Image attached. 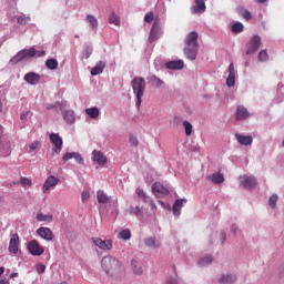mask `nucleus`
<instances>
[{"label":"nucleus","instance_id":"obj_1","mask_svg":"<svg viewBox=\"0 0 284 284\" xmlns=\"http://www.w3.org/2000/svg\"><path fill=\"white\" fill-rule=\"evenodd\" d=\"M184 54L190 61H196L199 55V33L196 31L190 32L185 40Z\"/></svg>","mask_w":284,"mask_h":284},{"label":"nucleus","instance_id":"obj_2","mask_svg":"<svg viewBox=\"0 0 284 284\" xmlns=\"http://www.w3.org/2000/svg\"><path fill=\"white\" fill-rule=\"evenodd\" d=\"M101 268L108 276H112L115 272L121 270V262L113 256H104L101 261Z\"/></svg>","mask_w":284,"mask_h":284},{"label":"nucleus","instance_id":"obj_3","mask_svg":"<svg viewBox=\"0 0 284 284\" xmlns=\"http://www.w3.org/2000/svg\"><path fill=\"white\" fill-rule=\"evenodd\" d=\"M131 85L133 89V92L136 97V105L138 108H141V101L143 99V94L145 93V80L143 78H134L131 81Z\"/></svg>","mask_w":284,"mask_h":284},{"label":"nucleus","instance_id":"obj_4","mask_svg":"<svg viewBox=\"0 0 284 284\" xmlns=\"http://www.w3.org/2000/svg\"><path fill=\"white\" fill-rule=\"evenodd\" d=\"M32 57H37V49H34V47L19 51L10 60V63H13V65H17V63H20V61H26L28 59H32Z\"/></svg>","mask_w":284,"mask_h":284},{"label":"nucleus","instance_id":"obj_5","mask_svg":"<svg viewBox=\"0 0 284 284\" xmlns=\"http://www.w3.org/2000/svg\"><path fill=\"white\" fill-rule=\"evenodd\" d=\"M27 250L32 256H41L45 252V248L37 240H31L27 245Z\"/></svg>","mask_w":284,"mask_h":284},{"label":"nucleus","instance_id":"obj_6","mask_svg":"<svg viewBox=\"0 0 284 284\" xmlns=\"http://www.w3.org/2000/svg\"><path fill=\"white\" fill-rule=\"evenodd\" d=\"M258 48H261V38L258 36H254L248 43L246 54H256V52H258Z\"/></svg>","mask_w":284,"mask_h":284},{"label":"nucleus","instance_id":"obj_7","mask_svg":"<svg viewBox=\"0 0 284 284\" xmlns=\"http://www.w3.org/2000/svg\"><path fill=\"white\" fill-rule=\"evenodd\" d=\"M91 241L100 250H112V240H101V237H92Z\"/></svg>","mask_w":284,"mask_h":284},{"label":"nucleus","instance_id":"obj_8","mask_svg":"<svg viewBox=\"0 0 284 284\" xmlns=\"http://www.w3.org/2000/svg\"><path fill=\"white\" fill-rule=\"evenodd\" d=\"M152 192L155 196H168L170 194V190L163 186L160 182H154L152 185Z\"/></svg>","mask_w":284,"mask_h":284},{"label":"nucleus","instance_id":"obj_9","mask_svg":"<svg viewBox=\"0 0 284 284\" xmlns=\"http://www.w3.org/2000/svg\"><path fill=\"white\" fill-rule=\"evenodd\" d=\"M19 234L11 235L10 242H9V252L10 254H19Z\"/></svg>","mask_w":284,"mask_h":284},{"label":"nucleus","instance_id":"obj_10","mask_svg":"<svg viewBox=\"0 0 284 284\" xmlns=\"http://www.w3.org/2000/svg\"><path fill=\"white\" fill-rule=\"evenodd\" d=\"M37 234L44 239V241H54V233H52V230L48 227H40L37 230Z\"/></svg>","mask_w":284,"mask_h":284},{"label":"nucleus","instance_id":"obj_11","mask_svg":"<svg viewBox=\"0 0 284 284\" xmlns=\"http://www.w3.org/2000/svg\"><path fill=\"white\" fill-rule=\"evenodd\" d=\"M159 37H161V27L159 26V21L155 20L151 28L149 41L153 43V41H156Z\"/></svg>","mask_w":284,"mask_h":284},{"label":"nucleus","instance_id":"obj_12","mask_svg":"<svg viewBox=\"0 0 284 284\" xmlns=\"http://www.w3.org/2000/svg\"><path fill=\"white\" fill-rule=\"evenodd\" d=\"M236 83V71L234 70V63L229 65V77L226 79V85L229 88H234Z\"/></svg>","mask_w":284,"mask_h":284},{"label":"nucleus","instance_id":"obj_13","mask_svg":"<svg viewBox=\"0 0 284 284\" xmlns=\"http://www.w3.org/2000/svg\"><path fill=\"white\" fill-rule=\"evenodd\" d=\"M57 185H59V179L54 175H50L45 180L42 190L45 193V192H48V190H50V187H57Z\"/></svg>","mask_w":284,"mask_h":284},{"label":"nucleus","instance_id":"obj_14","mask_svg":"<svg viewBox=\"0 0 284 284\" xmlns=\"http://www.w3.org/2000/svg\"><path fill=\"white\" fill-rule=\"evenodd\" d=\"M24 81L29 83V85H37L41 81V75L34 72H29L24 75Z\"/></svg>","mask_w":284,"mask_h":284},{"label":"nucleus","instance_id":"obj_15","mask_svg":"<svg viewBox=\"0 0 284 284\" xmlns=\"http://www.w3.org/2000/svg\"><path fill=\"white\" fill-rule=\"evenodd\" d=\"M92 154H93V161L99 165H101L102 168L103 165H105V163H108V158L103 153H101V151L94 150Z\"/></svg>","mask_w":284,"mask_h":284},{"label":"nucleus","instance_id":"obj_16","mask_svg":"<svg viewBox=\"0 0 284 284\" xmlns=\"http://www.w3.org/2000/svg\"><path fill=\"white\" fill-rule=\"evenodd\" d=\"M236 141L240 143V145H252L254 138L251 135H243L241 133L235 134Z\"/></svg>","mask_w":284,"mask_h":284},{"label":"nucleus","instance_id":"obj_17","mask_svg":"<svg viewBox=\"0 0 284 284\" xmlns=\"http://www.w3.org/2000/svg\"><path fill=\"white\" fill-rule=\"evenodd\" d=\"M195 6L192 7V14H201V12H205V0H194Z\"/></svg>","mask_w":284,"mask_h":284},{"label":"nucleus","instance_id":"obj_18","mask_svg":"<svg viewBox=\"0 0 284 284\" xmlns=\"http://www.w3.org/2000/svg\"><path fill=\"white\" fill-rule=\"evenodd\" d=\"M49 139L51 143H53L54 148H58V150L63 149V139L59 135V133H51L49 135Z\"/></svg>","mask_w":284,"mask_h":284},{"label":"nucleus","instance_id":"obj_19","mask_svg":"<svg viewBox=\"0 0 284 284\" xmlns=\"http://www.w3.org/2000/svg\"><path fill=\"white\" fill-rule=\"evenodd\" d=\"M62 159L63 161H70V159H74L80 165H83L84 163L83 156L77 152L65 153Z\"/></svg>","mask_w":284,"mask_h":284},{"label":"nucleus","instance_id":"obj_20","mask_svg":"<svg viewBox=\"0 0 284 284\" xmlns=\"http://www.w3.org/2000/svg\"><path fill=\"white\" fill-rule=\"evenodd\" d=\"M250 118V112L245 109V106L240 105L236 110V121H245V119Z\"/></svg>","mask_w":284,"mask_h":284},{"label":"nucleus","instance_id":"obj_21","mask_svg":"<svg viewBox=\"0 0 284 284\" xmlns=\"http://www.w3.org/2000/svg\"><path fill=\"white\" fill-rule=\"evenodd\" d=\"M207 179L215 185H221V183H224L225 181V176L223 175V173L219 172L211 174Z\"/></svg>","mask_w":284,"mask_h":284},{"label":"nucleus","instance_id":"obj_22","mask_svg":"<svg viewBox=\"0 0 284 284\" xmlns=\"http://www.w3.org/2000/svg\"><path fill=\"white\" fill-rule=\"evenodd\" d=\"M183 203H187V200L181 199L176 200L173 204V214L174 216H181V210L183 209Z\"/></svg>","mask_w":284,"mask_h":284},{"label":"nucleus","instance_id":"obj_23","mask_svg":"<svg viewBox=\"0 0 284 284\" xmlns=\"http://www.w3.org/2000/svg\"><path fill=\"white\" fill-rule=\"evenodd\" d=\"M184 65L185 64L183 63V60H178V61L166 62L165 68L168 70H183Z\"/></svg>","mask_w":284,"mask_h":284},{"label":"nucleus","instance_id":"obj_24","mask_svg":"<svg viewBox=\"0 0 284 284\" xmlns=\"http://www.w3.org/2000/svg\"><path fill=\"white\" fill-rule=\"evenodd\" d=\"M243 185L245 190H253V187H256V178L244 176Z\"/></svg>","mask_w":284,"mask_h":284},{"label":"nucleus","instance_id":"obj_25","mask_svg":"<svg viewBox=\"0 0 284 284\" xmlns=\"http://www.w3.org/2000/svg\"><path fill=\"white\" fill-rule=\"evenodd\" d=\"M97 200L98 203L102 205H105V203H110V196L103 190H99L97 192Z\"/></svg>","mask_w":284,"mask_h":284},{"label":"nucleus","instance_id":"obj_26","mask_svg":"<svg viewBox=\"0 0 284 284\" xmlns=\"http://www.w3.org/2000/svg\"><path fill=\"white\" fill-rule=\"evenodd\" d=\"M105 70V62L99 61L95 67L91 70V75L97 77L98 74H101Z\"/></svg>","mask_w":284,"mask_h":284},{"label":"nucleus","instance_id":"obj_27","mask_svg":"<svg viewBox=\"0 0 284 284\" xmlns=\"http://www.w3.org/2000/svg\"><path fill=\"white\" fill-rule=\"evenodd\" d=\"M236 13L240 17H243L245 19V21H250V19H252V12H250L247 9H245L243 7H237Z\"/></svg>","mask_w":284,"mask_h":284},{"label":"nucleus","instance_id":"obj_28","mask_svg":"<svg viewBox=\"0 0 284 284\" xmlns=\"http://www.w3.org/2000/svg\"><path fill=\"white\" fill-rule=\"evenodd\" d=\"M131 266L133 270V274H135L136 276H141V274H143V267L135 260L131 261Z\"/></svg>","mask_w":284,"mask_h":284},{"label":"nucleus","instance_id":"obj_29","mask_svg":"<svg viewBox=\"0 0 284 284\" xmlns=\"http://www.w3.org/2000/svg\"><path fill=\"white\" fill-rule=\"evenodd\" d=\"M63 119L67 123H69V125H72V123H74L75 118H74V111L72 110H68L63 113Z\"/></svg>","mask_w":284,"mask_h":284},{"label":"nucleus","instance_id":"obj_30","mask_svg":"<svg viewBox=\"0 0 284 284\" xmlns=\"http://www.w3.org/2000/svg\"><path fill=\"white\" fill-rule=\"evenodd\" d=\"M144 244L146 245V247H161V243L156 242V240L154 237H148L144 240Z\"/></svg>","mask_w":284,"mask_h":284},{"label":"nucleus","instance_id":"obj_31","mask_svg":"<svg viewBox=\"0 0 284 284\" xmlns=\"http://www.w3.org/2000/svg\"><path fill=\"white\" fill-rule=\"evenodd\" d=\"M236 281V275L234 274H226V275H223L220 280V283H229V284H232V283H235Z\"/></svg>","mask_w":284,"mask_h":284},{"label":"nucleus","instance_id":"obj_32","mask_svg":"<svg viewBox=\"0 0 284 284\" xmlns=\"http://www.w3.org/2000/svg\"><path fill=\"white\" fill-rule=\"evenodd\" d=\"M87 20L90 23L92 30H97V28H99V20H97L94 16L88 14Z\"/></svg>","mask_w":284,"mask_h":284},{"label":"nucleus","instance_id":"obj_33","mask_svg":"<svg viewBox=\"0 0 284 284\" xmlns=\"http://www.w3.org/2000/svg\"><path fill=\"white\" fill-rule=\"evenodd\" d=\"M129 214H133L134 216H141L143 214V207L140 206H131L128 210Z\"/></svg>","mask_w":284,"mask_h":284},{"label":"nucleus","instance_id":"obj_34","mask_svg":"<svg viewBox=\"0 0 284 284\" xmlns=\"http://www.w3.org/2000/svg\"><path fill=\"white\" fill-rule=\"evenodd\" d=\"M85 114L91 119H97L99 116V109L98 108H89L85 109Z\"/></svg>","mask_w":284,"mask_h":284},{"label":"nucleus","instance_id":"obj_35","mask_svg":"<svg viewBox=\"0 0 284 284\" xmlns=\"http://www.w3.org/2000/svg\"><path fill=\"white\" fill-rule=\"evenodd\" d=\"M45 65L49 70H57V68H59V61H57V59H49Z\"/></svg>","mask_w":284,"mask_h":284},{"label":"nucleus","instance_id":"obj_36","mask_svg":"<svg viewBox=\"0 0 284 284\" xmlns=\"http://www.w3.org/2000/svg\"><path fill=\"white\" fill-rule=\"evenodd\" d=\"M150 83L153 88H161L163 85V80L159 79L156 75L150 78Z\"/></svg>","mask_w":284,"mask_h":284},{"label":"nucleus","instance_id":"obj_37","mask_svg":"<svg viewBox=\"0 0 284 284\" xmlns=\"http://www.w3.org/2000/svg\"><path fill=\"white\" fill-rule=\"evenodd\" d=\"M120 239H123V241H130L132 239V232L130 230H122L119 233Z\"/></svg>","mask_w":284,"mask_h":284},{"label":"nucleus","instance_id":"obj_38","mask_svg":"<svg viewBox=\"0 0 284 284\" xmlns=\"http://www.w3.org/2000/svg\"><path fill=\"white\" fill-rule=\"evenodd\" d=\"M243 30H244V27H243V23H241V22H235L232 26V32H234L235 34L243 32Z\"/></svg>","mask_w":284,"mask_h":284},{"label":"nucleus","instance_id":"obj_39","mask_svg":"<svg viewBox=\"0 0 284 284\" xmlns=\"http://www.w3.org/2000/svg\"><path fill=\"white\" fill-rule=\"evenodd\" d=\"M68 102H57L54 105L48 104L47 110H54V108H60V110H63L67 108Z\"/></svg>","mask_w":284,"mask_h":284},{"label":"nucleus","instance_id":"obj_40","mask_svg":"<svg viewBox=\"0 0 284 284\" xmlns=\"http://www.w3.org/2000/svg\"><path fill=\"white\" fill-rule=\"evenodd\" d=\"M109 23H112L113 26H119V23H121V20L119 19V16H116V13L112 12L109 17Z\"/></svg>","mask_w":284,"mask_h":284},{"label":"nucleus","instance_id":"obj_41","mask_svg":"<svg viewBox=\"0 0 284 284\" xmlns=\"http://www.w3.org/2000/svg\"><path fill=\"white\" fill-rule=\"evenodd\" d=\"M17 22H18L20 26H28V23H30V17L20 16V17H18V19H17Z\"/></svg>","mask_w":284,"mask_h":284},{"label":"nucleus","instance_id":"obj_42","mask_svg":"<svg viewBox=\"0 0 284 284\" xmlns=\"http://www.w3.org/2000/svg\"><path fill=\"white\" fill-rule=\"evenodd\" d=\"M278 202V195L273 194L268 200V205L274 210L276 207V203Z\"/></svg>","mask_w":284,"mask_h":284},{"label":"nucleus","instance_id":"obj_43","mask_svg":"<svg viewBox=\"0 0 284 284\" xmlns=\"http://www.w3.org/2000/svg\"><path fill=\"white\" fill-rule=\"evenodd\" d=\"M270 59V54H267V50H262L258 53V61L265 62Z\"/></svg>","mask_w":284,"mask_h":284},{"label":"nucleus","instance_id":"obj_44","mask_svg":"<svg viewBox=\"0 0 284 284\" xmlns=\"http://www.w3.org/2000/svg\"><path fill=\"white\" fill-rule=\"evenodd\" d=\"M183 128L185 129L186 136H190V134H192V123H190L189 121H184Z\"/></svg>","mask_w":284,"mask_h":284},{"label":"nucleus","instance_id":"obj_45","mask_svg":"<svg viewBox=\"0 0 284 284\" xmlns=\"http://www.w3.org/2000/svg\"><path fill=\"white\" fill-rule=\"evenodd\" d=\"M213 258L212 256H204L199 261V265H210L212 263Z\"/></svg>","mask_w":284,"mask_h":284},{"label":"nucleus","instance_id":"obj_46","mask_svg":"<svg viewBox=\"0 0 284 284\" xmlns=\"http://www.w3.org/2000/svg\"><path fill=\"white\" fill-rule=\"evenodd\" d=\"M38 221H48L49 223L52 222V215H45L40 213L37 215Z\"/></svg>","mask_w":284,"mask_h":284},{"label":"nucleus","instance_id":"obj_47","mask_svg":"<svg viewBox=\"0 0 284 284\" xmlns=\"http://www.w3.org/2000/svg\"><path fill=\"white\" fill-rule=\"evenodd\" d=\"M20 183L23 187H30L32 185V181L28 178H21Z\"/></svg>","mask_w":284,"mask_h":284},{"label":"nucleus","instance_id":"obj_48","mask_svg":"<svg viewBox=\"0 0 284 284\" xmlns=\"http://www.w3.org/2000/svg\"><path fill=\"white\" fill-rule=\"evenodd\" d=\"M129 141L130 144L133 145L134 148L139 146V139H136L134 134H130Z\"/></svg>","mask_w":284,"mask_h":284},{"label":"nucleus","instance_id":"obj_49","mask_svg":"<svg viewBox=\"0 0 284 284\" xmlns=\"http://www.w3.org/2000/svg\"><path fill=\"white\" fill-rule=\"evenodd\" d=\"M136 194L138 196H141L144 202H148V195L145 194V191H143V189H136Z\"/></svg>","mask_w":284,"mask_h":284},{"label":"nucleus","instance_id":"obj_50","mask_svg":"<svg viewBox=\"0 0 284 284\" xmlns=\"http://www.w3.org/2000/svg\"><path fill=\"white\" fill-rule=\"evenodd\" d=\"M144 21L146 23H152V21H154V12H149L144 18Z\"/></svg>","mask_w":284,"mask_h":284},{"label":"nucleus","instance_id":"obj_51","mask_svg":"<svg viewBox=\"0 0 284 284\" xmlns=\"http://www.w3.org/2000/svg\"><path fill=\"white\" fill-rule=\"evenodd\" d=\"M37 272H38L39 274H43V272H45V265H43V264H38V265H37Z\"/></svg>","mask_w":284,"mask_h":284},{"label":"nucleus","instance_id":"obj_52","mask_svg":"<svg viewBox=\"0 0 284 284\" xmlns=\"http://www.w3.org/2000/svg\"><path fill=\"white\" fill-rule=\"evenodd\" d=\"M39 145H41V143L39 141H36L30 144L29 149L31 150V152H33V150H37V148H39Z\"/></svg>","mask_w":284,"mask_h":284},{"label":"nucleus","instance_id":"obj_53","mask_svg":"<svg viewBox=\"0 0 284 284\" xmlns=\"http://www.w3.org/2000/svg\"><path fill=\"white\" fill-rule=\"evenodd\" d=\"M81 199L82 201H88V199H90V192L83 191L81 194Z\"/></svg>","mask_w":284,"mask_h":284},{"label":"nucleus","instance_id":"obj_54","mask_svg":"<svg viewBox=\"0 0 284 284\" xmlns=\"http://www.w3.org/2000/svg\"><path fill=\"white\" fill-rule=\"evenodd\" d=\"M61 152V149L54 146L51 151V156L54 158L57 156V154H59Z\"/></svg>","mask_w":284,"mask_h":284},{"label":"nucleus","instance_id":"obj_55","mask_svg":"<svg viewBox=\"0 0 284 284\" xmlns=\"http://www.w3.org/2000/svg\"><path fill=\"white\" fill-rule=\"evenodd\" d=\"M29 114H30V111L22 112L20 115L21 121H24V119H28Z\"/></svg>","mask_w":284,"mask_h":284},{"label":"nucleus","instance_id":"obj_56","mask_svg":"<svg viewBox=\"0 0 284 284\" xmlns=\"http://www.w3.org/2000/svg\"><path fill=\"white\" fill-rule=\"evenodd\" d=\"M166 284H179V281L174 280V278H169L166 281Z\"/></svg>","mask_w":284,"mask_h":284},{"label":"nucleus","instance_id":"obj_57","mask_svg":"<svg viewBox=\"0 0 284 284\" xmlns=\"http://www.w3.org/2000/svg\"><path fill=\"white\" fill-rule=\"evenodd\" d=\"M255 3H267V0H254Z\"/></svg>","mask_w":284,"mask_h":284},{"label":"nucleus","instance_id":"obj_58","mask_svg":"<svg viewBox=\"0 0 284 284\" xmlns=\"http://www.w3.org/2000/svg\"><path fill=\"white\" fill-rule=\"evenodd\" d=\"M0 284H10V282L8 280H0Z\"/></svg>","mask_w":284,"mask_h":284},{"label":"nucleus","instance_id":"obj_59","mask_svg":"<svg viewBox=\"0 0 284 284\" xmlns=\"http://www.w3.org/2000/svg\"><path fill=\"white\" fill-rule=\"evenodd\" d=\"M231 231L233 232V234H236V226L233 225V226L231 227Z\"/></svg>","mask_w":284,"mask_h":284},{"label":"nucleus","instance_id":"obj_60","mask_svg":"<svg viewBox=\"0 0 284 284\" xmlns=\"http://www.w3.org/2000/svg\"><path fill=\"white\" fill-rule=\"evenodd\" d=\"M3 272H6V268L0 267V276H3Z\"/></svg>","mask_w":284,"mask_h":284},{"label":"nucleus","instance_id":"obj_61","mask_svg":"<svg viewBox=\"0 0 284 284\" xmlns=\"http://www.w3.org/2000/svg\"><path fill=\"white\" fill-rule=\"evenodd\" d=\"M11 278H16V276H19V274L18 273H11Z\"/></svg>","mask_w":284,"mask_h":284},{"label":"nucleus","instance_id":"obj_62","mask_svg":"<svg viewBox=\"0 0 284 284\" xmlns=\"http://www.w3.org/2000/svg\"><path fill=\"white\" fill-rule=\"evenodd\" d=\"M158 203H159V205L165 207V203L163 201H159Z\"/></svg>","mask_w":284,"mask_h":284},{"label":"nucleus","instance_id":"obj_63","mask_svg":"<svg viewBox=\"0 0 284 284\" xmlns=\"http://www.w3.org/2000/svg\"><path fill=\"white\" fill-rule=\"evenodd\" d=\"M2 110H3V103H1L0 101V112H2Z\"/></svg>","mask_w":284,"mask_h":284},{"label":"nucleus","instance_id":"obj_64","mask_svg":"<svg viewBox=\"0 0 284 284\" xmlns=\"http://www.w3.org/2000/svg\"><path fill=\"white\" fill-rule=\"evenodd\" d=\"M3 203V196L0 195V205Z\"/></svg>","mask_w":284,"mask_h":284}]
</instances>
